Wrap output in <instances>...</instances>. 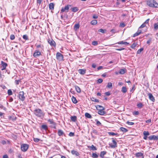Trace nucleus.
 <instances>
[{"label":"nucleus","mask_w":158,"mask_h":158,"mask_svg":"<svg viewBox=\"0 0 158 158\" xmlns=\"http://www.w3.org/2000/svg\"><path fill=\"white\" fill-rule=\"evenodd\" d=\"M147 4L151 7L158 8V3L154 0H148Z\"/></svg>","instance_id":"obj_1"},{"label":"nucleus","mask_w":158,"mask_h":158,"mask_svg":"<svg viewBox=\"0 0 158 158\" xmlns=\"http://www.w3.org/2000/svg\"><path fill=\"white\" fill-rule=\"evenodd\" d=\"M34 113L36 116L40 117L44 115V114L43 111L40 109L35 110L34 111Z\"/></svg>","instance_id":"obj_2"},{"label":"nucleus","mask_w":158,"mask_h":158,"mask_svg":"<svg viewBox=\"0 0 158 158\" xmlns=\"http://www.w3.org/2000/svg\"><path fill=\"white\" fill-rule=\"evenodd\" d=\"M98 107H101V108L100 109L98 110V113L100 115H103L106 114L105 112L103 111V110H104V108L103 107L100 105H98L96 107L98 108Z\"/></svg>","instance_id":"obj_3"},{"label":"nucleus","mask_w":158,"mask_h":158,"mask_svg":"<svg viewBox=\"0 0 158 158\" xmlns=\"http://www.w3.org/2000/svg\"><path fill=\"white\" fill-rule=\"evenodd\" d=\"M29 147V145L27 144H23L21 145V148L22 151L25 152L27 151Z\"/></svg>","instance_id":"obj_4"},{"label":"nucleus","mask_w":158,"mask_h":158,"mask_svg":"<svg viewBox=\"0 0 158 158\" xmlns=\"http://www.w3.org/2000/svg\"><path fill=\"white\" fill-rule=\"evenodd\" d=\"M19 99L22 101H23L25 99L24 96V93L23 91H20L19 94Z\"/></svg>","instance_id":"obj_5"},{"label":"nucleus","mask_w":158,"mask_h":158,"mask_svg":"<svg viewBox=\"0 0 158 158\" xmlns=\"http://www.w3.org/2000/svg\"><path fill=\"white\" fill-rule=\"evenodd\" d=\"M69 6H70V5H66L64 7H62L60 10V13L61 14L64 12H67L69 11Z\"/></svg>","instance_id":"obj_6"},{"label":"nucleus","mask_w":158,"mask_h":158,"mask_svg":"<svg viewBox=\"0 0 158 158\" xmlns=\"http://www.w3.org/2000/svg\"><path fill=\"white\" fill-rule=\"evenodd\" d=\"M56 57L57 59L61 61L63 60V55L60 52H57L56 54Z\"/></svg>","instance_id":"obj_7"},{"label":"nucleus","mask_w":158,"mask_h":158,"mask_svg":"<svg viewBox=\"0 0 158 158\" xmlns=\"http://www.w3.org/2000/svg\"><path fill=\"white\" fill-rule=\"evenodd\" d=\"M0 65L1 70H3L6 69V67L7 66V64L3 61H2L0 64Z\"/></svg>","instance_id":"obj_8"},{"label":"nucleus","mask_w":158,"mask_h":158,"mask_svg":"<svg viewBox=\"0 0 158 158\" xmlns=\"http://www.w3.org/2000/svg\"><path fill=\"white\" fill-rule=\"evenodd\" d=\"M48 42L51 46H56V43L52 39L49 38L48 40Z\"/></svg>","instance_id":"obj_9"},{"label":"nucleus","mask_w":158,"mask_h":158,"mask_svg":"<svg viewBox=\"0 0 158 158\" xmlns=\"http://www.w3.org/2000/svg\"><path fill=\"white\" fill-rule=\"evenodd\" d=\"M41 50H36L35 51L33 54V56L35 57L41 55Z\"/></svg>","instance_id":"obj_10"},{"label":"nucleus","mask_w":158,"mask_h":158,"mask_svg":"<svg viewBox=\"0 0 158 158\" xmlns=\"http://www.w3.org/2000/svg\"><path fill=\"white\" fill-rule=\"evenodd\" d=\"M112 142H113V144H110V147L112 148H114L117 147V142L113 139H112Z\"/></svg>","instance_id":"obj_11"},{"label":"nucleus","mask_w":158,"mask_h":158,"mask_svg":"<svg viewBox=\"0 0 158 158\" xmlns=\"http://www.w3.org/2000/svg\"><path fill=\"white\" fill-rule=\"evenodd\" d=\"M148 138L150 140L152 139L157 140L158 139V136L155 135H152L149 136Z\"/></svg>","instance_id":"obj_12"},{"label":"nucleus","mask_w":158,"mask_h":158,"mask_svg":"<svg viewBox=\"0 0 158 158\" xmlns=\"http://www.w3.org/2000/svg\"><path fill=\"white\" fill-rule=\"evenodd\" d=\"M135 155L137 157L142 158V157H143L144 158L143 154L141 152L136 153Z\"/></svg>","instance_id":"obj_13"},{"label":"nucleus","mask_w":158,"mask_h":158,"mask_svg":"<svg viewBox=\"0 0 158 158\" xmlns=\"http://www.w3.org/2000/svg\"><path fill=\"white\" fill-rule=\"evenodd\" d=\"M78 71L80 74L81 75H84L86 72V70L85 69H79Z\"/></svg>","instance_id":"obj_14"},{"label":"nucleus","mask_w":158,"mask_h":158,"mask_svg":"<svg viewBox=\"0 0 158 158\" xmlns=\"http://www.w3.org/2000/svg\"><path fill=\"white\" fill-rule=\"evenodd\" d=\"M57 133L59 136H63V135H65V134L64 132L61 130H59L58 131Z\"/></svg>","instance_id":"obj_15"},{"label":"nucleus","mask_w":158,"mask_h":158,"mask_svg":"<svg viewBox=\"0 0 158 158\" xmlns=\"http://www.w3.org/2000/svg\"><path fill=\"white\" fill-rule=\"evenodd\" d=\"M87 147L92 150L95 151L97 150L96 148L93 145H92L91 146H88Z\"/></svg>","instance_id":"obj_16"},{"label":"nucleus","mask_w":158,"mask_h":158,"mask_svg":"<svg viewBox=\"0 0 158 158\" xmlns=\"http://www.w3.org/2000/svg\"><path fill=\"white\" fill-rule=\"evenodd\" d=\"M148 96L149 98V99L152 101V102L155 101V99L154 98L153 96V95L151 93H149L148 94Z\"/></svg>","instance_id":"obj_17"},{"label":"nucleus","mask_w":158,"mask_h":158,"mask_svg":"<svg viewBox=\"0 0 158 158\" xmlns=\"http://www.w3.org/2000/svg\"><path fill=\"white\" fill-rule=\"evenodd\" d=\"M71 153L73 155H75L77 156H78L79 155V154L77 151L74 150L71 151Z\"/></svg>","instance_id":"obj_18"},{"label":"nucleus","mask_w":158,"mask_h":158,"mask_svg":"<svg viewBox=\"0 0 158 158\" xmlns=\"http://www.w3.org/2000/svg\"><path fill=\"white\" fill-rule=\"evenodd\" d=\"M54 4L53 3H51L49 5V8L50 10H53L54 9Z\"/></svg>","instance_id":"obj_19"},{"label":"nucleus","mask_w":158,"mask_h":158,"mask_svg":"<svg viewBox=\"0 0 158 158\" xmlns=\"http://www.w3.org/2000/svg\"><path fill=\"white\" fill-rule=\"evenodd\" d=\"M48 127L47 126L45 125H42L40 127V129L41 130H46Z\"/></svg>","instance_id":"obj_20"},{"label":"nucleus","mask_w":158,"mask_h":158,"mask_svg":"<svg viewBox=\"0 0 158 158\" xmlns=\"http://www.w3.org/2000/svg\"><path fill=\"white\" fill-rule=\"evenodd\" d=\"M141 30H138L133 35V37H135L136 36L141 34Z\"/></svg>","instance_id":"obj_21"},{"label":"nucleus","mask_w":158,"mask_h":158,"mask_svg":"<svg viewBox=\"0 0 158 158\" xmlns=\"http://www.w3.org/2000/svg\"><path fill=\"white\" fill-rule=\"evenodd\" d=\"M85 116L86 117L88 118H92V117L91 115L88 113H86L85 114Z\"/></svg>","instance_id":"obj_22"},{"label":"nucleus","mask_w":158,"mask_h":158,"mask_svg":"<svg viewBox=\"0 0 158 158\" xmlns=\"http://www.w3.org/2000/svg\"><path fill=\"white\" fill-rule=\"evenodd\" d=\"M118 44H124L126 45V44H129V43H127V42H125V41H123L118 42Z\"/></svg>","instance_id":"obj_23"},{"label":"nucleus","mask_w":158,"mask_h":158,"mask_svg":"<svg viewBox=\"0 0 158 158\" xmlns=\"http://www.w3.org/2000/svg\"><path fill=\"white\" fill-rule=\"evenodd\" d=\"M120 129L123 132H126L128 131V130L127 129L123 127H121L120 128Z\"/></svg>","instance_id":"obj_24"},{"label":"nucleus","mask_w":158,"mask_h":158,"mask_svg":"<svg viewBox=\"0 0 158 158\" xmlns=\"http://www.w3.org/2000/svg\"><path fill=\"white\" fill-rule=\"evenodd\" d=\"M126 70L125 69H121L119 70V73L121 74H123L126 72Z\"/></svg>","instance_id":"obj_25"},{"label":"nucleus","mask_w":158,"mask_h":158,"mask_svg":"<svg viewBox=\"0 0 158 158\" xmlns=\"http://www.w3.org/2000/svg\"><path fill=\"white\" fill-rule=\"evenodd\" d=\"M72 100L73 102L74 103H77V101L76 99V98L74 97L73 96L72 98Z\"/></svg>","instance_id":"obj_26"},{"label":"nucleus","mask_w":158,"mask_h":158,"mask_svg":"<svg viewBox=\"0 0 158 158\" xmlns=\"http://www.w3.org/2000/svg\"><path fill=\"white\" fill-rule=\"evenodd\" d=\"M75 87L77 92L78 93H80L81 90L79 87L77 86H75Z\"/></svg>","instance_id":"obj_27"},{"label":"nucleus","mask_w":158,"mask_h":158,"mask_svg":"<svg viewBox=\"0 0 158 158\" xmlns=\"http://www.w3.org/2000/svg\"><path fill=\"white\" fill-rule=\"evenodd\" d=\"M71 120L73 122H75L77 120V117L76 116H72L71 117Z\"/></svg>","instance_id":"obj_28"},{"label":"nucleus","mask_w":158,"mask_h":158,"mask_svg":"<svg viewBox=\"0 0 158 158\" xmlns=\"http://www.w3.org/2000/svg\"><path fill=\"white\" fill-rule=\"evenodd\" d=\"M90 23L92 25H96L97 23V21L96 20H92Z\"/></svg>","instance_id":"obj_29"},{"label":"nucleus","mask_w":158,"mask_h":158,"mask_svg":"<svg viewBox=\"0 0 158 158\" xmlns=\"http://www.w3.org/2000/svg\"><path fill=\"white\" fill-rule=\"evenodd\" d=\"M106 153V152L105 151H102V152L100 154V156H101V157L103 158L104 155H105Z\"/></svg>","instance_id":"obj_30"},{"label":"nucleus","mask_w":158,"mask_h":158,"mask_svg":"<svg viewBox=\"0 0 158 158\" xmlns=\"http://www.w3.org/2000/svg\"><path fill=\"white\" fill-rule=\"evenodd\" d=\"M80 26L79 24H75L74 26V29L75 30H77V29H78L79 27Z\"/></svg>","instance_id":"obj_31"},{"label":"nucleus","mask_w":158,"mask_h":158,"mask_svg":"<svg viewBox=\"0 0 158 158\" xmlns=\"http://www.w3.org/2000/svg\"><path fill=\"white\" fill-rule=\"evenodd\" d=\"M127 88L125 87H123L122 88L121 91L124 93H125L127 92Z\"/></svg>","instance_id":"obj_32"},{"label":"nucleus","mask_w":158,"mask_h":158,"mask_svg":"<svg viewBox=\"0 0 158 158\" xmlns=\"http://www.w3.org/2000/svg\"><path fill=\"white\" fill-rule=\"evenodd\" d=\"M137 45V43H134L131 45V47L132 48H134Z\"/></svg>","instance_id":"obj_33"},{"label":"nucleus","mask_w":158,"mask_h":158,"mask_svg":"<svg viewBox=\"0 0 158 158\" xmlns=\"http://www.w3.org/2000/svg\"><path fill=\"white\" fill-rule=\"evenodd\" d=\"M72 10L74 12H76L78 10V9L77 7H74L72 9Z\"/></svg>","instance_id":"obj_34"},{"label":"nucleus","mask_w":158,"mask_h":158,"mask_svg":"<svg viewBox=\"0 0 158 158\" xmlns=\"http://www.w3.org/2000/svg\"><path fill=\"white\" fill-rule=\"evenodd\" d=\"M92 157L93 158H97L98 157V155L95 153H93L92 154Z\"/></svg>","instance_id":"obj_35"},{"label":"nucleus","mask_w":158,"mask_h":158,"mask_svg":"<svg viewBox=\"0 0 158 158\" xmlns=\"http://www.w3.org/2000/svg\"><path fill=\"white\" fill-rule=\"evenodd\" d=\"M48 122L50 124H55V122H54L52 119H49L48 120Z\"/></svg>","instance_id":"obj_36"},{"label":"nucleus","mask_w":158,"mask_h":158,"mask_svg":"<svg viewBox=\"0 0 158 158\" xmlns=\"http://www.w3.org/2000/svg\"><path fill=\"white\" fill-rule=\"evenodd\" d=\"M154 28L156 30L158 29V23H155L154 25Z\"/></svg>","instance_id":"obj_37"},{"label":"nucleus","mask_w":158,"mask_h":158,"mask_svg":"<svg viewBox=\"0 0 158 158\" xmlns=\"http://www.w3.org/2000/svg\"><path fill=\"white\" fill-rule=\"evenodd\" d=\"M108 133L110 135H118V134L117 133H115L113 132H109Z\"/></svg>","instance_id":"obj_38"},{"label":"nucleus","mask_w":158,"mask_h":158,"mask_svg":"<svg viewBox=\"0 0 158 158\" xmlns=\"http://www.w3.org/2000/svg\"><path fill=\"white\" fill-rule=\"evenodd\" d=\"M143 48H141L140 49L138 50L137 52V54H140L142 51L143 50Z\"/></svg>","instance_id":"obj_39"},{"label":"nucleus","mask_w":158,"mask_h":158,"mask_svg":"<svg viewBox=\"0 0 158 158\" xmlns=\"http://www.w3.org/2000/svg\"><path fill=\"white\" fill-rule=\"evenodd\" d=\"M143 134L144 135L148 136L149 135V133L148 131H144L143 132Z\"/></svg>","instance_id":"obj_40"},{"label":"nucleus","mask_w":158,"mask_h":158,"mask_svg":"<svg viewBox=\"0 0 158 158\" xmlns=\"http://www.w3.org/2000/svg\"><path fill=\"white\" fill-rule=\"evenodd\" d=\"M7 93L9 95H11L12 94V93L11 89H8L7 91Z\"/></svg>","instance_id":"obj_41"},{"label":"nucleus","mask_w":158,"mask_h":158,"mask_svg":"<svg viewBox=\"0 0 158 158\" xmlns=\"http://www.w3.org/2000/svg\"><path fill=\"white\" fill-rule=\"evenodd\" d=\"M91 100L94 102H99V100L98 99H95V98H91Z\"/></svg>","instance_id":"obj_42"},{"label":"nucleus","mask_w":158,"mask_h":158,"mask_svg":"<svg viewBox=\"0 0 158 158\" xmlns=\"http://www.w3.org/2000/svg\"><path fill=\"white\" fill-rule=\"evenodd\" d=\"M95 121L96 122V124L98 126H99L101 124V123L98 121L97 119H96L95 120Z\"/></svg>","instance_id":"obj_43"},{"label":"nucleus","mask_w":158,"mask_h":158,"mask_svg":"<svg viewBox=\"0 0 158 158\" xmlns=\"http://www.w3.org/2000/svg\"><path fill=\"white\" fill-rule=\"evenodd\" d=\"M107 87L109 88H110L112 87V84L111 82L108 83Z\"/></svg>","instance_id":"obj_44"},{"label":"nucleus","mask_w":158,"mask_h":158,"mask_svg":"<svg viewBox=\"0 0 158 158\" xmlns=\"http://www.w3.org/2000/svg\"><path fill=\"white\" fill-rule=\"evenodd\" d=\"M137 106L141 108L142 107L143 105L142 103H139L137 104Z\"/></svg>","instance_id":"obj_45"},{"label":"nucleus","mask_w":158,"mask_h":158,"mask_svg":"<svg viewBox=\"0 0 158 158\" xmlns=\"http://www.w3.org/2000/svg\"><path fill=\"white\" fill-rule=\"evenodd\" d=\"M36 48H40L42 50H43V46H41L40 45H37Z\"/></svg>","instance_id":"obj_46"},{"label":"nucleus","mask_w":158,"mask_h":158,"mask_svg":"<svg viewBox=\"0 0 158 158\" xmlns=\"http://www.w3.org/2000/svg\"><path fill=\"white\" fill-rule=\"evenodd\" d=\"M10 39L11 40H13L15 38V36L13 35H11L10 36Z\"/></svg>","instance_id":"obj_47"},{"label":"nucleus","mask_w":158,"mask_h":158,"mask_svg":"<svg viewBox=\"0 0 158 158\" xmlns=\"http://www.w3.org/2000/svg\"><path fill=\"white\" fill-rule=\"evenodd\" d=\"M69 135L70 136H74V133L71 132L69 133Z\"/></svg>","instance_id":"obj_48"},{"label":"nucleus","mask_w":158,"mask_h":158,"mask_svg":"<svg viewBox=\"0 0 158 158\" xmlns=\"http://www.w3.org/2000/svg\"><path fill=\"white\" fill-rule=\"evenodd\" d=\"M127 124L128 125H133L134 124V123L131 122H130L129 121H127Z\"/></svg>","instance_id":"obj_49"},{"label":"nucleus","mask_w":158,"mask_h":158,"mask_svg":"<svg viewBox=\"0 0 158 158\" xmlns=\"http://www.w3.org/2000/svg\"><path fill=\"white\" fill-rule=\"evenodd\" d=\"M102 81L103 80L102 79H99L97 81V83H101L102 82Z\"/></svg>","instance_id":"obj_50"},{"label":"nucleus","mask_w":158,"mask_h":158,"mask_svg":"<svg viewBox=\"0 0 158 158\" xmlns=\"http://www.w3.org/2000/svg\"><path fill=\"white\" fill-rule=\"evenodd\" d=\"M23 38L25 40H27L28 39V37L26 35H24L23 36Z\"/></svg>","instance_id":"obj_51"},{"label":"nucleus","mask_w":158,"mask_h":158,"mask_svg":"<svg viewBox=\"0 0 158 158\" xmlns=\"http://www.w3.org/2000/svg\"><path fill=\"white\" fill-rule=\"evenodd\" d=\"M92 44L94 45H96L98 44V42L97 41H94L92 42Z\"/></svg>","instance_id":"obj_52"},{"label":"nucleus","mask_w":158,"mask_h":158,"mask_svg":"<svg viewBox=\"0 0 158 158\" xmlns=\"http://www.w3.org/2000/svg\"><path fill=\"white\" fill-rule=\"evenodd\" d=\"M39 140H40V139L38 138H34V141L35 142H38L39 141Z\"/></svg>","instance_id":"obj_53"},{"label":"nucleus","mask_w":158,"mask_h":158,"mask_svg":"<svg viewBox=\"0 0 158 158\" xmlns=\"http://www.w3.org/2000/svg\"><path fill=\"white\" fill-rule=\"evenodd\" d=\"M52 128L54 129H56V123H55V124H52Z\"/></svg>","instance_id":"obj_54"},{"label":"nucleus","mask_w":158,"mask_h":158,"mask_svg":"<svg viewBox=\"0 0 158 158\" xmlns=\"http://www.w3.org/2000/svg\"><path fill=\"white\" fill-rule=\"evenodd\" d=\"M146 26L145 23H143L139 28H142Z\"/></svg>","instance_id":"obj_55"},{"label":"nucleus","mask_w":158,"mask_h":158,"mask_svg":"<svg viewBox=\"0 0 158 158\" xmlns=\"http://www.w3.org/2000/svg\"><path fill=\"white\" fill-rule=\"evenodd\" d=\"M105 30L102 29H100L98 30V32L104 33L105 32Z\"/></svg>","instance_id":"obj_56"},{"label":"nucleus","mask_w":158,"mask_h":158,"mask_svg":"<svg viewBox=\"0 0 158 158\" xmlns=\"http://www.w3.org/2000/svg\"><path fill=\"white\" fill-rule=\"evenodd\" d=\"M42 1L43 0H37V3L40 5L41 4Z\"/></svg>","instance_id":"obj_57"},{"label":"nucleus","mask_w":158,"mask_h":158,"mask_svg":"<svg viewBox=\"0 0 158 158\" xmlns=\"http://www.w3.org/2000/svg\"><path fill=\"white\" fill-rule=\"evenodd\" d=\"M120 26L122 27H124L125 26V25L123 23H120Z\"/></svg>","instance_id":"obj_58"},{"label":"nucleus","mask_w":158,"mask_h":158,"mask_svg":"<svg viewBox=\"0 0 158 158\" xmlns=\"http://www.w3.org/2000/svg\"><path fill=\"white\" fill-rule=\"evenodd\" d=\"M20 81V80H16L15 81V83L16 85H19Z\"/></svg>","instance_id":"obj_59"},{"label":"nucleus","mask_w":158,"mask_h":158,"mask_svg":"<svg viewBox=\"0 0 158 158\" xmlns=\"http://www.w3.org/2000/svg\"><path fill=\"white\" fill-rule=\"evenodd\" d=\"M134 114L135 115H138L139 114V112L138 111H135L134 112Z\"/></svg>","instance_id":"obj_60"},{"label":"nucleus","mask_w":158,"mask_h":158,"mask_svg":"<svg viewBox=\"0 0 158 158\" xmlns=\"http://www.w3.org/2000/svg\"><path fill=\"white\" fill-rule=\"evenodd\" d=\"M124 49H125L124 48H120L116 49L118 51H122V50H124Z\"/></svg>","instance_id":"obj_61"},{"label":"nucleus","mask_w":158,"mask_h":158,"mask_svg":"<svg viewBox=\"0 0 158 158\" xmlns=\"http://www.w3.org/2000/svg\"><path fill=\"white\" fill-rule=\"evenodd\" d=\"M105 94L107 96H109L110 95V93L109 92H107L105 93Z\"/></svg>","instance_id":"obj_62"},{"label":"nucleus","mask_w":158,"mask_h":158,"mask_svg":"<svg viewBox=\"0 0 158 158\" xmlns=\"http://www.w3.org/2000/svg\"><path fill=\"white\" fill-rule=\"evenodd\" d=\"M1 143L3 144H6V141L4 140H2L1 141Z\"/></svg>","instance_id":"obj_63"},{"label":"nucleus","mask_w":158,"mask_h":158,"mask_svg":"<svg viewBox=\"0 0 158 158\" xmlns=\"http://www.w3.org/2000/svg\"><path fill=\"white\" fill-rule=\"evenodd\" d=\"M93 17L94 19H97L98 18V16L96 15H94L93 16Z\"/></svg>","instance_id":"obj_64"}]
</instances>
